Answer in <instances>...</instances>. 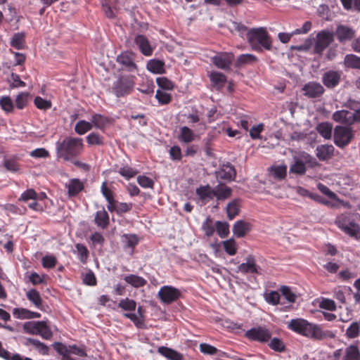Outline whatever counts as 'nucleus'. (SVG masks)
Listing matches in <instances>:
<instances>
[{
	"label": "nucleus",
	"instance_id": "obj_1",
	"mask_svg": "<svg viewBox=\"0 0 360 360\" xmlns=\"http://www.w3.org/2000/svg\"><path fill=\"white\" fill-rule=\"evenodd\" d=\"M287 328L297 334L317 340L334 337L332 331L323 330L319 325L302 318L291 319L288 323Z\"/></svg>",
	"mask_w": 360,
	"mask_h": 360
},
{
	"label": "nucleus",
	"instance_id": "obj_2",
	"mask_svg": "<svg viewBox=\"0 0 360 360\" xmlns=\"http://www.w3.org/2000/svg\"><path fill=\"white\" fill-rule=\"evenodd\" d=\"M56 155L58 158L65 161H72L79 156L84 150L82 138L67 136L56 143Z\"/></svg>",
	"mask_w": 360,
	"mask_h": 360
},
{
	"label": "nucleus",
	"instance_id": "obj_3",
	"mask_svg": "<svg viewBox=\"0 0 360 360\" xmlns=\"http://www.w3.org/2000/svg\"><path fill=\"white\" fill-rule=\"evenodd\" d=\"M246 38L251 48L257 51L270 50L272 44L265 27L252 28L246 33Z\"/></svg>",
	"mask_w": 360,
	"mask_h": 360
},
{
	"label": "nucleus",
	"instance_id": "obj_4",
	"mask_svg": "<svg viewBox=\"0 0 360 360\" xmlns=\"http://www.w3.org/2000/svg\"><path fill=\"white\" fill-rule=\"evenodd\" d=\"M335 224L352 238L360 239V226L351 219L349 214H342L335 219Z\"/></svg>",
	"mask_w": 360,
	"mask_h": 360
},
{
	"label": "nucleus",
	"instance_id": "obj_5",
	"mask_svg": "<svg viewBox=\"0 0 360 360\" xmlns=\"http://www.w3.org/2000/svg\"><path fill=\"white\" fill-rule=\"evenodd\" d=\"M134 76H121L113 83L112 91L117 97H122L131 94L134 87Z\"/></svg>",
	"mask_w": 360,
	"mask_h": 360
},
{
	"label": "nucleus",
	"instance_id": "obj_6",
	"mask_svg": "<svg viewBox=\"0 0 360 360\" xmlns=\"http://www.w3.org/2000/svg\"><path fill=\"white\" fill-rule=\"evenodd\" d=\"M353 138V132L350 127L337 126L334 129L333 139L335 144L339 148L347 146Z\"/></svg>",
	"mask_w": 360,
	"mask_h": 360
},
{
	"label": "nucleus",
	"instance_id": "obj_7",
	"mask_svg": "<svg viewBox=\"0 0 360 360\" xmlns=\"http://www.w3.org/2000/svg\"><path fill=\"white\" fill-rule=\"evenodd\" d=\"M158 297L165 304H171L181 297L180 290L172 285H163L158 291Z\"/></svg>",
	"mask_w": 360,
	"mask_h": 360
},
{
	"label": "nucleus",
	"instance_id": "obj_8",
	"mask_svg": "<svg viewBox=\"0 0 360 360\" xmlns=\"http://www.w3.org/2000/svg\"><path fill=\"white\" fill-rule=\"evenodd\" d=\"M245 336L250 340L266 343L271 340V333L265 327L257 326L247 330Z\"/></svg>",
	"mask_w": 360,
	"mask_h": 360
},
{
	"label": "nucleus",
	"instance_id": "obj_9",
	"mask_svg": "<svg viewBox=\"0 0 360 360\" xmlns=\"http://www.w3.org/2000/svg\"><path fill=\"white\" fill-rule=\"evenodd\" d=\"M333 32L329 30H321L318 32L314 47V53L321 54L333 42Z\"/></svg>",
	"mask_w": 360,
	"mask_h": 360
},
{
	"label": "nucleus",
	"instance_id": "obj_10",
	"mask_svg": "<svg viewBox=\"0 0 360 360\" xmlns=\"http://www.w3.org/2000/svg\"><path fill=\"white\" fill-rule=\"evenodd\" d=\"M245 262L240 264L238 266V271L243 274H259V266L256 264L255 259L253 255H248L245 259Z\"/></svg>",
	"mask_w": 360,
	"mask_h": 360
},
{
	"label": "nucleus",
	"instance_id": "obj_11",
	"mask_svg": "<svg viewBox=\"0 0 360 360\" xmlns=\"http://www.w3.org/2000/svg\"><path fill=\"white\" fill-rule=\"evenodd\" d=\"M233 60L231 53H218L212 57V62L217 68H229Z\"/></svg>",
	"mask_w": 360,
	"mask_h": 360
},
{
	"label": "nucleus",
	"instance_id": "obj_12",
	"mask_svg": "<svg viewBox=\"0 0 360 360\" xmlns=\"http://www.w3.org/2000/svg\"><path fill=\"white\" fill-rule=\"evenodd\" d=\"M134 42L143 55L146 56L152 55L153 48L146 37L138 34L135 37Z\"/></svg>",
	"mask_w": 360,
	"mask_h": 360
},
{
	"label": "nucleus",
	"instance_id": "obj_13",
	"mask_svg": "<svg viewBox=\"0 0 360 360\" xmlns=\"http://www.w3.org/2000/svg\"><path fill=\"white\" fill-rule=\"evenodd\" d=\"M197 137L198 136L194 131L188 127L183 126L179 128L177 139L181 143L189 144L194 141Z\"/></svg>",
	"mask_w": 360,
	"mask_h": 360
},
{
	"label": "nucleus",
	"instance_id": "obj_14",
	"mask_svg": "<svg viewBox=\"0 0 360 360\" xmlns=\"http://www.w3.org/2000/svg\"><path fill=\"white\" fill-rule=\"evenodd\" d=\"M145 309L139 306L137 309V314L126 313L124 314V316L130 319L137 328H143L145 326Z\"/></svg>",
	"mask_w": 360,
	"mask_h": 360
},
{
	"label": "nucleus",
	"instance_id": "obj_15",
	"mask_svg": "<svg viewBox=\"0 0 360 360\" xmlns=\"http://www.w3.org/2000/svg\"><path fill=\"white\" fill-rule=\"evenodd\" d=\"M335 148L333 145L323 144L316 147V155L321 161H326L334 155Z\"/></svg>",
	"mask_w": 360,
	"mask_h": 360
},
{
	"label": "nucleus",
	"instance_id": "obj_16",
	"mask_svg": "<svg viewBox=\"0 0 360 360\" xmlns=\"http://www.w3.org/2000/svg\"><path fill=\"white\" fill-rule=\"evenodd\" d=\"M336 36L340 42L343 43L353 38L355 32L346 25H338L335 31Z\"/></svg>",
	"mask_w": 360,
	"mask_h": 360
},
{
	"label": "nucleus",
	"instance_id": "obj_17",
	"mask_svg": "<svg viewBox=\"0 0 360 360\" xmlns=\"http://www.w3.org/2000/svg\"><path fill=\"white\" fill-rule=\"evenodd\" d=\"M70 198L77 196L84 188V183L79 179H71L65 185Z\"/></svg>",
	"mask_w": 360,
	"mask_h": 360
},
{
	"label": "nucleus",
	"instance_id": "obj_18",
	"mask_svg": "<svg viewBox=\"0 0 360 360\" xmlns=\"http://www.w3.org/2000/svg\"><path fill=\"white\" fill-rule=\"evenodd\" d=\"M340 74L337 71L330 70L326 72L323 77V82L328 88L336 86L340 82Z\"/></svg>",
	"mask_w": 360,
	"mask_h": 360
},
{
	"label": "nucleus",
	"instance_id": "obj_19",
	"mask_svg": "<svg viewBox=\"0 0 360 360\" xmlns=\"http://www.w3.org/2000/svg\"><path fill=\"white\" fill-rule=\"evenodd\" d=\"M251 229V224L243 220L237 221L233 227V232L238 238L244 237Z\"/></svg>",
	"mask_w": 360,
	"mask_h": 360
},
{
	"label": "nucleus",
	"instance_id": "obj_20",
	"mask_svg": "<svg viewBox=\"0 0 360 360\" xmlns=\"http://www.w3.org/2000/svg\"><path fill=\"white\" fill-rule=\"evenodd\" d=\"M158 352L169 360H183L184 356L177 351L165 346L158 348Z\"/></svg>",
	"mask_w": 360,
	"mask_h": 360
},
{
	"label": "nucleus",
	"instance_id": "obj_21",
	"mask_svg": "<svg viewBox=\"0 0 360 360\" xmlns=\"http://www.w3.org/2000/svg\"><path fill=\"white\" fill-rule=\"evenodd\" d=\"M158 352L169 360H183L184 356L177 351L165 346L158 348Z\"/></svg>",
	"mask_w": 360,
	"mask_h": 360
},
{
	"label": "nucleus",
	"instance_id": "obj_22",
	"mask_svg": "<svg viewBox=\"0 0 360 360\" xmlns=\"http://www.w3.org/2000/svg\"><path fill=\"white\" fill-rule=\"evenodd\" d=\"M158 352L169 360H183L184 356L177 351L165 346L158 348Z\"/></svg>",
	"mask_w": 360,
	"mask_h": 360
},
{
	"label": "nucleus",
	"instance_id": "obj_23",
	"mask_svg": "<svg viewBox=\"0 0 360 360\" xmlns=\"http://www.w3.org/2000/svg\"><path fill=\"white\" fill-rule=\"evenodd\" d=\"M135 55L131 52H124L119 55L117 61L120 65L126 68H136L134 63Z\"/></svg>",
	"mask_w": 360,
	"mask_h": 360
},
{
	"label": "nucleus",
	"instance_id": "obj_24",
	"mask_svg": "<svg viewBox=\"0 0 360 360\" xmlns=\"http://www.w3.org/2000/svg\"><path fill=\"white\" fill-rule=\"evenodd\" d=\"M210 79L213 87L217 90L222 89L226 83V77L222 73L218 72H211L210 74Z\"/></svg>",
	"mask_w": 360,
	"mask_h": 360
},
{
	"label": "nucleus",
	"instance_id": "obj_25",
	"mask_svg": "<svg viewBox=\"0 0 360 360\" xmlns=\"http://www.w3.org/2000/svg\"><path fill=\"white\" fill-rule=\"evenodd\" d=\"M94 222L98 227L103 229H106L108 226L109 214L104 207L96 212Z\"/></svg>",
	"mask_w": 360,
	"mask_h": 360
},
{
	"label": "nucleus",
	"instance_id": "obj_26",
	"mask_svg": "<svg viewBox=\"0 0 360 360\" xmlns=\"http://www.w3.org/2000/svg\"><path fill=\"white\" fill-rule=\"evenodd\" d=\"M219 177L221 179L231 181L234 179L236 172L234 167L231 163L224 165L218 173Z\"/></svg>",
	"mask_w": 360,
	"mask_h": 360
},
{
	"label": "nucleus",
	"instance_id": "obj_27",
	"mask_svg": "<svg viewBox=\"0 0 360 360\" xmlns=\"http://www.w3.org/2000/svg\"><path fill=\"white\" fill-rule=\"evenodd\" d=\"M91 123L96 129L104 130L105 127L110 123V119L101 114H94L91 117Z\"/></svg>",
	"mask_w": 360,
	"mask_h": 360
},
{
	"label": "nucleus",
	"instance_id": "obj_28",
	"mask_svg": "<svg viewBox=\"0 0 360 360\" xmlns=\"http://www.w3.org/2000/svg\"><path fill=\"white\" fill-rule=\"evenodd\" d=\"M352 116H353L352 112L342 110L335 112L333 115V119L337 122L352 124Z\"/></svg>",
	"mask_w": 360,
	"mask_h": 360
},
{
	"label": "nucleus",
	"instance_id": "obj_29",
	"mask_svg": "<svg viewBox=\"0 0 360 360\" xmlns=\"http://www.w3.org/2000/svg\"><path fill=\"white\" fill-rule=\"evenodd\" d=\"M342 360H360V351L356 345H350L345 349Z\"/></svg>",
	"mask_w": 360,
	"mask_h": 360
},
{
	"label": "nucleus",
	"instance_id": "obj_30",
	"mask_svg": "<svg viewBox=\"0 0 360 360\" xmlns=\"http://www.w3.org/2000/svg\"><path fill=\"white\" fill-rule=\"evenodd\" d=\"M10 45L16 49H22L25 46V33H15L11 38Z\"/></svg>",
	"mask_w": 360,
	"mask_h": 360
},
{
	"label": "nucleus",
	"instance_id": "obj_31",
	"mask_svg": "<svg viewBox=\"0 0 360 360\" xmlns=\"http://www.w3.org/2000/svg\"><path fill=\"white\" fill-rule=\"evenodd\" d=\"M195 193L202 201L212 199L214 197V189H212L209 185L200 186L196 189Z\"/></svg>",
	"mask_w": 360,
	"mask_h": 360
},
{
	"label": "nucleus",
	"instance_id": "obj_32",
	"mask_svg": "<svg viewBox=\"0 0 360 360\" xmlns=\"http://www.w3.org/2000/svg\"><path fill=\"white\" fill-rule=\"evenodd\" d=\"M124 281L128 284L136 288L143 287L147 284V281L144 278L135 274L126 276Z\"/></svg>",
	"mask_w": 360,
	"mask_h": 360
},
{
	"label": "nucleus",
	"instance_id": "obj_33",
	"mask_svg": "<svg viewBox=\"0 0 360 360\" xmlns=\"http://www.w3.org/2000/svg\"><path fill=\"white\" fill-rule=\"evenodd\" d=\"M316 129L317 132L324 139H330L332 136L333 126L328 122L319 123Z\"/></svg>",
	"mask_w": 360,
	"mask_h": 360
},
{
	"label": "nucleus",
	"instance_id": "obj_34",
	"mask_svg": "<svg viewBox=\"0 0 360 360\" xmlns=\"http://www.w3.org/2000/svg\"><path fill=\"white\" fill-rule=\"evenodd\" d=\"M27 298L39 309H42V299L39 292L35 289H31L26 293Z\"/></svg>",
	"mask_w": 360,
	"mask_h": 360
},
{
	"label": "nucleus",
	"instance_id": "obj_35",
	"mask_svg": "<svg viewBox=\"0 0 360 360\" xmlns=\"http://www.w3.org/2000/svg\"><path fill=\"white\" fill-rule=\"evenodd\" d=\"M122 242L124 243V248L131 249V254L135 247L139 244V240L136 234H124L122 236Z\"/></svg>",
	"mask_w": 360,
	"mask_h": 360
},
{
	"label": "nucleus",
	"instance_id": "obj_36",
	"mask_svg": "<svg viewBox=\"0 0 360 360\" xmlns=\"http://www.w3.org/2000/svg\"><path fill=\"white\" fill-rule=\"evenodd\" d=\"M239 199H235L230 202L226 206V213L228 218L231 220L239 214L240 212Z\"/></svg>",
	"mask_w": 360,
	"mask_h": 360
},
{
	"label": "nucleus",
	"instance_id": "obj_37",
	"mask_svg": "<svg viewBox=\"0 0 360 360\" xmlns=\"http://www.w3.org/2000/svg\"><path fill=\"white\" fill-rule=\"evenodd\" d=\"M26 345H32L34 346L38 352L43 355H47L49 354V347L45 345L44 342H40L39 340L34 338H27L26 340Z\"/></svg>",
	"mask_w": 360,
	"mask_h": 360
},
{
	"label": "nucleus",
	"instance_id": "obj_38",
	"mask_svg": "<svg viewBox=\"0 0 360 360\" xmlns=\"http://www.w3.org/2000/svg\"><path fill=\"white\" fill-rule=\"evenodd\" d=\"M92 128L93 124L91 122L86 120H79L75 124V131L77 134L83 135L91 130Z\"/></svg>",
	"mask_w": 360,
	"mask_h": 360
},
{
	"label": "nucleus",
	"instance_id": "obj_39",
	"mask_svg": "<svg viewBox=\"0 0 360 360\" xmlns=\"http://www.w3.org/2000/svg\"><path fill=\"white\" fill-rule=\"evenodd\" d=\"M307 170L304 162L296 158L295 160V163L292 164L290 167V172L296 174L298 175H303L305 174Z\"/></svg>",
	"mask_w": 360,
	"mask_h": 360
},
{
	"label": "nucleus",
	"instance_id": "obj_40",
	"mask_svg": "<svg viewBox=\"0 0 360 360\" xmlns=\"http://www.w3.org/2000/svg\"><path fill=\"white\" fill-rule=\"evenodd\" d=\"M270 171L273 173V176L278 180L284 179L286 177L287 166L286 165H278L272 166L270 168Z\"/></svg>",
	"mask_w": 360,
	"mask_h": 360
},
{
	"label": "nucleus",
	"instance_id": "obj_41",
	"mask_svg": "<svg viewBox=\"0 0 360 360\" xmlns=\"http://www.w3.org/2000/svg\"><path fill=\"white\" fill-rule=\"evenodd\" d=\"M232 193V190L228 186H221L214 190V197L219 200H225L229 198Z\"/></svg>",
	"mask_w": 360,
	"mask_h": 360
},
{
	"label": "nucleus",
	"instance_id": "obj_42",
	"mask_svg": "<svg viewBox=\"0 0 360 360\" xmlns=\"http://www.w3.org/2000/svg\"><path fill=\"white\" fill-rule=\"evenodd\" d=\"M257 61L256 57L252 54H242L238 57V65H253Z\"/></svg>",
	"mask_w": 360,
	"mask_h": 360
},
{
	"label": "nucleus",
	"instance_id": "obj_43",
	"mask_svg": "<svg viewBox=\"0 0 360 360\" xmlns=\"http://www.w3.org/2000/svg\"><path fill=\"white\" fill-rule=\"evenodd\" d=\"M38 335L44 340H51L53 337L51 329L46 321H41Z\"/></svg>",
	"mask_w": 360,
	"mask_h": 360
},
{
	"label": "nucleus",
	"instance_id": "obj_44",
	"mask_svg": "<svg viewBox=\"0 0 360 360\" xmlns=\"http://www.w3.org/2000/svg\"><path fill=\"white\" fill-rule=\"evenodd\" d=\"M345 68H359L360 58L354 54H349L345 56Z\"/></svg>",
	"mask_w": 360,
	"mask_h": 360
},
{
	"label": "nucleus",
	"instance_id": "obj_45",
	"mask_svg": "<svg viewBox=\"0 0 360 360\" xmlns=\"http://www.w3.org/2000/svg\"><path fill=\"white\" fill-rule=\"evenodd\" d=\"M75 248L77 250L79 260L82 264H85L87 261L89 254L87 248L84 244L82 243H77L75 245Z\"/></svg>",
	"mask_w": 360,
	"mask_h": 360
},
{
	"label": "nucleus",
	"instance_id": "obj_46",
	"mask_svg": "<svg viewBox=\"0 0 360 360\" xmlns=\"http://www.w3.org/2000/svg\"><path fill=\"white\" fill-rule=\"evenodd\" d=\"M224 251L231 256L235 255L237 252V245L234 239L231 238L222 242Z\"/></svg>",
	"mask_w": 360,
	"mask_h": 360
},
{
	"label": "nucleus",
	"instance_id": "obj_47",
	"mask_svg": "<svg viewBox=\"0 0 360 360\" xmlns=\"http://www.w3.org/2000/svg\"><path fill=\"white\" fill-rule=\"evenodd\" d=\"M264 298L268 304L277 305L279 304L281 296L278 292L271 290L269 292H265L264 294Z\"/></svg>",
	"mask_w": 360,
	"mask_h": 360
},
{
	"label": "nucleus",
	"instance_id": "obj_48",
	"mask_svg": "<svg viewBox=\"0 0 360 360\" xmlns=\"http://www.w3.org/2000/svg\"><path fill=\"white\" fill-rule=\"evenodd\" d=\"M316 82H311L306 84L302 90L304 91V95L310 98H318L316 96Z\"/></svg>",
	"mask_w": 360,
	"mask_h": 360
},
{
	"label": "nucleus",
	"instance_id": "obj_49",
	"mask_svg": "<svg viewBox=\"0 0 360 360\" xmlns=\"http://www.w3.org/2000/svg\"><path fill=\"white\" fill-rule=\"evenodd\" d=\"M103 136L98 133L92 132L86 136V142L89 145L101 146L104 144Z\"/></svg>",
	"mask_w": 360,
	"mask_h": 360
},
{
	"label": "nucleus",
	"instance_id": "obj_50",
	"mask_svg": "<svg viewBox=\"0 0 360 360\" xmlns=\"http://www.w3.org/2000/svg\"><path fill=\"white\" fill-rule=\"evenodd\" d=\"M118 307L124 311H134L136 307V302L131 299H122L118 304Z\"/></svg>",
	"mask_w": 360,
	"mask_h": 360
},
{
	"label": "nucleus",
	"instance_id": "obj_51",
	"mask_svg": "<svg viewBox=\"0 0 360 360\" xmlns=\"http://www.w3.org/2000/svg\"><path fill=\"white\" fill-rule=\"evenodd\" d=\"M40 323L41 321L25 323L23 326L25 332L32 335H38Z\"/></svg>",
	"mask_w": 360,
	"mask_h": 360
},
{
	"label": "nucleus",
	"instance_id": "obj_52",
	"mask_svg": "<svg viewBox=\"0 0 360 360\" xmlns=\"http://www.w3.org/2000/svg\"><path fill=\"white\" fill-rule=\"evenodd\" d=\"M215 230L221 238H225L229 233V226L226 222L217 221L215 223Z\"/></svg>",
	"mask_w": 360,
	"mask_h": 360
},
{
	"label": "nucleus",
	"instance_id": "obj_53",
	"mask_svg": "<svg viewBox=\"0 0 360 360\" xmlns=\"http://www.w3.org/2000/svg\"><path fill=\"white\" fill-rule=\"evenodd\" d=\"M53 348L62 356V358L69 356L70 355V349L62 342H56L52 345Z\"/></svg>",
	"mask_w": 360,
	"mask_h": 360
},
{
	"label": "nucleus",
	"instance_id": "obj_54",
	"mask_svg": "<svg viewBox=\"0 0 360 360\" xmlns=\"http://www.w3.org/2000/svg\"><path fill=\"white\" fill-rule=\"evenodd\" d=\"M0 106L6 112H11L13 110L14 105L9 96H2L0 98Z\"/></svg>",
	"mask_w": 360,
	"mask_h": 360
},
{
	"label": "nucleus",
	"instance_id": "obj_55",
	"mask_svg": "<svg viewBox=\"0 0 360 360\" xmlns=\"http://www.w3.org/2000/svg\"><path fill=\"white\" fill-rule=\"evenodd\" d=\"M359 323L356 321L353 322L346 330V336L349 339H353L359 336Z\"/></svg>",
	"mask_w": 360,
	"mask_h": 360
},
{
	"label": "nucleus",
	"instance_id": "obj_56",
	"mask_svg": "<svg viewBox=\"0 0 360 360\" xmlns=\"http://www.w3.org/2000/svg\"><path fill=\"white\" fill-rule=\"evenodd\" d=\"M38 195L33 188L25 191L18 198V201L27 202L30 200H37Z\"/></svg>",
	"mask_w": 360,
	"mask_h": 360
},
{
	"label": "nucleus",
	"instance_id": "obj_57",
	"mask_svg": "<svg viewBox=\"0 0 360 360\" xmlns=\"http://www.w3.org/2000/svg\"><path fill=\"white\" fill-rule=\"evenodd\" d=\"M270 342L269 344V347L278 352H284L285 349V346L283 342L278 338H274L273 339L270 340Z\"/></svg>",
	"mask_w": 360,
	"mask_h": 360
},
{
	"label": "nucleus",
	"instance_id": "obj_58",
	"mask_svg": "<svg viewBox=\"0 0 360 360\" xmlns=\"http://www.w3.org/2000/svg\"><path fill=\"white\" fill-rule=\"evenodd\" d=\"M155 98L161 105L169 104L172 101V96L170 94L163 91L162 90H157L155 94Z\"/></svg>",
	"mask_w": 360,
	"mask_h": 360
},
{
	"label": "nucleus",
	"instance_id": "obj_59",
	"mask_svg": "<svg viewBox=\"0 0 360 360\" xmlns=\"http://www.w3.org/2000/svg\"><path fill=\"white\" fill-rule=\"evenodd\" d=\"M34 103L38 109L43 110L50 109L52 105V103L50 101L46 100L40 96L35 97Z\"/></svg>",
	"mask_w": 360,
	"mask_h": 360
},
{
	"label": "nucleus",
	"instance_id": "obj_60",
	"mask_svg": "<svg viewBox=\"0 0 360 360\" xmlns=\"http://www.w3.org/2000/svg\"><path fill=\"white\" fill-rule=\"evenodd\" d=\"M281 294L290 303H294L296 301L297 295L291 290L288 286L283 285L280 288Z\"/></svg>",
	"mask_w": 360,
	"mask_h": 360
},
{
	"label": "nucleus",
	"instance_id": "obj_61",
	"mask_svg": "<svg viewBox=\"0 0 360 360\" xmlns=\"http://www.w3.org/2000/svg\"><path fill=\"white\" fill-rule=\"evenodd\" d=\"M202 228L205 234L208 237L212 236L214 234L216 229L213 225L212 220L210 217H207L203 222Z\"/></svg>",
	"mask_w": 360,
	"mask_h": 360
},
{
	"label": "nucleus",
	"instance_id": "obj_62",
	"mask_svg": "<svg viewBox=\"0 0 360 360\" xmlns=\"http://www.w3.org/2000/svg\"><path fill=\"white\" fill-rule=\"evenodd\" d=\"M118 172L121 176H124L125 179H129L135 176L137 174L138 171L129 166H124L120 168Z\"/></svg>",
	"mask_w": 360,
	"mask_h": 360
},
{
	"label": "nucleus",
	"instance_id": "obj_63",
	"mask_svg": "<svg viewBox=\"0 0 360 360\" xmlns=\"http://www.w3.org/2000/svg\"><path fill=\"white\" fill-rule=\"evenodd\" d=\"M41 263L44 268L53 269L57 264V259L53 255H46L42 257Z\"/></svg>",
	"mask_w": 360,
	"mask_h": 360
},
{
	"label": "nucleus",
	"instance_id": "obj_64",
	"mask_svg": "<svg viewBox=\"0 0 360 360\" xmlns=\"http://www.w3.org/2000/svg\"><path fill=\"white\" fill-rule=\"evenodd\" d=\"M28 93H25V92H22V93H20L19 94L16 98H15V105H16V107L18 109H23L27 103V101H28Z\"/></svg>",
	"mask_w": 360,
	"mask_h": 360
}]
</instances>
